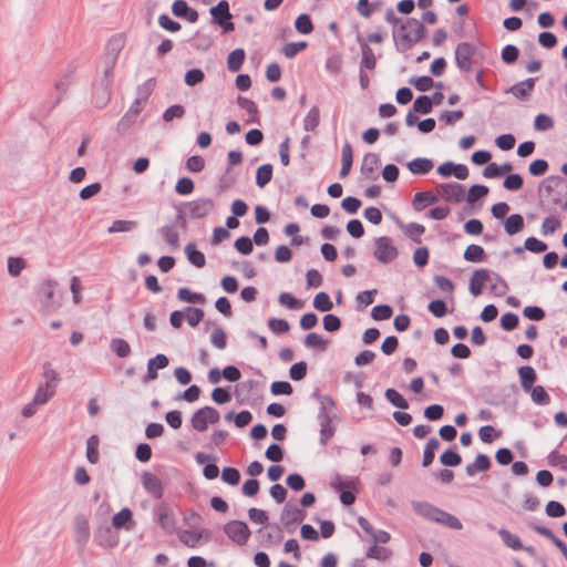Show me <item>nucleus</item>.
I'll return each mask as SVG.
<instances>
[{
	"mask_svg": "<svg viewBox=\"0 0 567 567\" xmlns=\"http://www.w3.org/2000/svg\"><path fill=\"white\" fill-rule=\"evenodd\" d=\"M56 282L52 279L43 280L38 287V296L41 300V303L48 310L55 309L58 303L54 301V291H55Z\"/></svg>",
	"mask_w": 567,
	"mask_h": 567,
	"instance_id": "15",
	"label": "nucleus"
},
{
	"mask_svg": "<svg viewBox=\"0 0 567 567\" xmlns=\"http://www.w3.org/2000/svg\"><path fill=\"white\" fill-rule=\"evenodd\" d=\"M212 344L218 350H224L227 347V336L221 327H216L210 334Z\"/></svg>",
	"mask_w": 567,
	"mask_h": 567,
	"instance_id": "60",
	"label": "nucleus"
},
{
	"mask_svg": "<svg viewBox=\"0 0 567 567\" xmlns=\"http://www.w3.org/2000/svg\"><path fill=\"white\" fill-rule=\"evenodd\" d=\"M237 104L241 110L247 112V114H248V118L246 120L247 123H254V124L260 123L259 111L254 101H251L247 97H244V96H238Z\"/></svg>",
	"mask_w": 567,
	"mask_h": 567,
	"instance_id": "25",
	"label": "nucleus"
},
{
	"mask_svg": "<svg viewBox=\"0 0 567 567\" xmlns=\"http://www.w3.org/2000/svg\"><path fill=\"white\" fill-rule=\"evenodd\" d=\"M224 533L227 537L239 546L248 543L251 532L248 525L243 520H230L224 525Z\"/></svg>",
	"mask_w": 567,
	"mask_h": 567,
	"instance_id": "6",
	"label": "nucleus"
},
{
	"mask_svg": "<svg viewBox=\"0 0 567 567\" xmlns=\"http://www.w3.org/2000/svg\"><path fill=\"white\" fill-rule=\"evenodd\" d=\"M358 482L357 478H348L342 480L340 474H336L332 482L331 487L339 492L340 494V502L343 505H352L355 502V495L353 492H351V488H354L355 483Z\"/></svg>",
	"mask_w": 567,
	"mask_h": 567,
	"instance_id": "8",
	"label": "nucleus"
},
{
	"mask_svg": "<svg viewBox=\"0 0 567 567\" xmlns=\"http://www.w3.org/2000/svg\"><path fill=\"white\" fill-rule=\"evenodd\" d=\"M112 80H101L93 85L92 101L97 109H103L111 100Z\"/></svg>",
	"mask_w": 567,
	"mask_h": 567,
	"instance_id": "12",
	"label": "nucleus"
},
{
	"mask_svg": "<svg viewBox=\"0 0 567 567\" xmlns=\"http://www.w3.org/2000/svg\"><path fill=\"white\" fill-rule=\"evenodd\" d=\"M172 12L175 17L195 23L198 20V12L190 8L185 0H175L172 4Z\"/></svg>",
	"mask_w": 567,
	"mask_h": 567,
	"instance_id": "18",
	"label": "nucleus"
},
{
	"mask_svg": "<svg viewBox=\"0 0 567 567\" xmlns=\"http://www.w3.org/2000/svg\"><path fill=\"white\" fill-rule=\"evenodd\" d=\"M491 278V271L485 268L476 269L470 280V292L473 296H480L483 291L486 280Z\"/></svg>",
	"mask_w": 567,
	"mask_h": 567,
	"instance_id": "21",
	"label": "nucleus"
},
{
	"mask_svg": "<svg viewBox=\"0 0 567 567\" xmlns=\"http://www.w3.org/2000/svg\"><path fill=\"white\" fill-rule=\"evenodd\" d=\"M440 446V442L436 437H431L425 447H424V451H423V460H422V465L424 467H427L429 465L432 464V462L434 461V457H435V451L439 449Z\"/></svg>",
	"mask_w": 567,
	"mask_h": 567,
	"instance_id": "42",
	"label": "nucleus"
},
{
	"mask_svg": "<svg viewBox=\"0 0 567 567\" xmlns=\"http://www.w3.org/2000/svg\"><path fill=\"white\" fill-rule=\"evenodd\" d=\"M123 45L124 42L121 37H112L106 44V60L115 62Z\"/></svg>",
	"mask_w": 567,
	"mask_h": 567,
	"instance_id": "45",
	"label": "nucleus"
},
{
	"mask_svg": "<svg viewBox=\"0 0 567 567\" xmlns=\"http://www.w3.org/2000/svg\"><path fill=\"white\" fill-rule=\"evenodd\" d=\"M525 221L520 214H512L504 220V229L507 235L513 236L524 229Z\"/></svg>",
	"mask_w": 567,
	"mask_h": 567,
	"instance_id": "31",
	"label": "nucleus"
},
{
	"mask_svg": "<svg viewBox=\"0 0 567 567\" xmlns=\"http://www.w3.org/2000/svg\"><path fill=\"white\" fill-rule=\"evenodd\" d=\"M529 392H530V398L535 404L548 405L550 403V396L545 391L544 386H542V385L533 386Z\"/></svg>",
	"mask_w": 567,
	"mask_h": 567,
	"instance_id": "57",
	"label": "nucleus"
},
{
	"mask_svg": "<svg viewBox=\"0 0 567 567\" xmlns=\"http://www.w3.org/2000/svg\"><path fill=\"white\" fill-rule=\"evenodd\" d=\"M185 254L188 261L195 267L203 268L205 266V255L202 251L197 250L195 243H188L186 245Z\"/></svg>",
	"mask_w": 567,
	"mask_h": 567,
	"instance_id": "36",
	"label": "nucleus"
},
{
	"mask_svg": "<svg viewBox=\"0 0 567 567\" xmlns=\"http://www.w3.org/2000/svg\"><path fill=\"white\" fill-rule=\"evenodd\" d=\"M488 194V187L485 185L476 184L471 186L467 192L466 200L468 204H474L480 198L486 196Z\"/></svg>",
	"mask_w": 567,
	"mask_h": 567,
	"instance_id": "63",
	"label": "nucleus"
},
{
	"mask_svg": "<svg viewBox=\"0 0 567 567\" xmlns=\"http://www.w3.org/2000/svg\"><path fill=\"white\" fill-rule=\"evenodd\" d=\"M137 227V221L135 220H123V219H116L113 221V224L109 227L107 231L110 234L114 233H126L132 231Z\"/></svg>",
	"mask_w": 567,
	"mask_h": 567,
	"instance_id": "56",
	"label": "nucleus"
},
{
	"mask_svg": "<svg viewBox=\"0 0 567 567\" xmlns=\"http://www.w3.org/2000/svg\"><path fill=\"white\" fill-rule=\"evenodd\" d=\"M491 275L493 280L489 287L491 292L494 293L496 297L505 296L509 289L506 280L496 272H491Z\"/></svg>",
	"mask_w": 567,
	"mask_h": 567,
	"instance_id": "43",
	"label": "nucleus"
},
{
	"mask_svg": "<svg viewBox=\"0 0 567 567\" xmlns=\"http://www.w3.org/2000/svg\"><path fill=\"white\" fill-rule=\"evenodd\" d=\"M476 47L470 42H460L455 48V64L460 71L468 73L473 69V58Z\"/></svg>",
	"mask_w": 567,
	"mask_h": 567,
	"instance_id": "5",
	"label": "nucleus"
},
{
	"mask_svg": "<svg viewBox=\"0 0 567 567\" xmlns=\"http://www.w3.org/2000/svg\"><path fill=\"white\" fill-rule=\"evenodd\" d=\"M189 209V216L193 219L204 218L209 215L214 208L215 203L212 198H197L185 204Z\"/></svg>",
	"mask_w": 567,
	"mask_h": 567,
	"instance_id": "11",
	"label": "nucleus"
},
{
	"mask_svg": "<svg viewBox=\"0 0 567 567\" xmlns=\"http://www.w3.org/2000/svg\"><path fill=\"white\" fill-rule=\"evenodd\" d=\"M433 166V161L426 157H416L406 164L408 169L415 175H425Z\"/></svg>",
	"mask_w": 567,
	"mask_h": 567,
	"instance_id": "26",
	"label": "nucleus"
},
{
	"mask_svg": "<svg viewBox=\"0 0 567 567\" xmlns=\"http://www.w3.org/2000/svg\"><path fill=\"white\" fill-rule=\"evenodd\" d=\"M393 553L390 548L380 547L373 544L365 553V558L385 561L392 557Z\"/></svg>",
	"mask_w": 567,
	"mask_h": 567,
	"instance_id": "40",
	"label": "nucleus"
},
{
	"mask_svg": "<svg viewBox=\"0 0 567 567\" xmlns=\"http://www.w3.org/2000/svg\"><path fill=\"white\" fill-rule=\"evenodd\" d=\"M313 307L318 311L327 312L333 308V303L327 292L320 291L313 298Z\"/></svg>",
	"mask_w": 567,
	"mask_h": 567,
	"instance_id": "50",
	"label": "nucleus"
},
{
	"mask_svg": "<svg viewBox=\"0 0 567 567\" xmlns=\"http://www.w3.org/2000/svg\"><path fill=\"white\" fill-rule=\"evenodd\" d=\"M209 13L212 16V23L221 28L224 33H229L235 30L229 3L226 0H220L216 6L212 7Z\"/></svg>",
	"mask_w": 567,
	"mask_h": 567,
	"instance_id": "4",
	"label": "nucleus"
},
{
	"mask_svg": "<svg viewBox=\"0 0 567 567\" xmlns=\"http://www.w3.org/2000/svg\"><path fill=\"white\" fill-rule=\"evenodd\" d=\"M190 424L197 432H205L208 429L207 415L202 411V408L193 413Z\"/></svg>",
	"mask_w": 567,
	"mask_h": 567,
	"instance_id": "52",
	"label": "nucleus"
},
{
	"mask_svg": "<svg viewBox=\"0 0 567 567\" xmlns=\"http://www.w3.org/2000/svg\"><path fill=\"white\" fill-rule=\"evenodd\" d=\"M529 528L549 539L560 550V553L565 549V547H567L566 543L557 537L550 528L537 524H529Z\"/></svg>",
	"mask_w": 567,
	"mask_h": 567,
	"instance_id": "33",
	"label": "nucleus"
},
{
	"mask_svg": "<svg viewBox=\"0 0 567 567\" xmlns=\"http://www.w3.org/2000/svg\"><path fill=\"white\" fill-rule=\"evenodd\" d=\"M307 516V513L290 503H287L281 512L280 522L289 533L296 530V525L301 523Z\"/></svg>",
	"mask_w": 567,
	"mask_h": 567,
	"instance_id": "9",
	"label": "nucleus"
},
{
	"mask_svg": "<svg viewBox=\"0 0 567 567\" xmlns=\"http://www.w3.org/2000/svg\"><path fill=\"white\" fill-rule=\"evenodd\" d=\"M245 50L241 48L233 50L227 58V68L231 72H237L241 69L245 61Z\"/></svg>",
	"mask_w": 567,
	"mask_h": 567,
	"instance_id": "37",
	"label": "nucleus"
},
{
	"mask_svg": "<svg viewBox=\"0 0 567 567\" xmlns=\"http://www.w3.org/2000/svg\"><path fill=\"white\" fill-rule=\"evenodd\" d=\"M94 538L96 544L104 549L116 547L120 540L118 535L109 525L100 526L95 530Z\"/></svg>",
	"mask_w": 567,
	"mask_h": 567,
	"instance_id": "14",
	"label": "nucleus"
},
{
	"mask_svg": "<svg viewBox=\"0 0 567 567\" xmlns=\"http://www.w3.org/2000/svg\"><path fill=\"white\" fill-rule=\"evenodd\" d=\"M440 196L452 204H458L465 198V187L458 183H442L437 185Z\"/></svg>",
	"mask_w": 567,
	"mask_h": 567,
	"instance_id": "10",
	"label": "nucleus"
},
{
	"mask_svg": "<svg viewBox=\"0 0 567 567\" xmlns=\"http://www.w3.org/2000/svg\"><path fill=\"white\" fill-rule=\"evenodd\" d=\"M177 298L183 302L188 303H199L203 305L206 302V298L203 293L193 292L187 287H182L177 291Z\"/></svg>",
	"mask_w": 567,
	"mask_h": 567,
	"instance_id": "38",
	"label": "nucleus"
},
{
	"mask_svg": "<svg viewBox=\"0 0 567 567\" xmlns=\"http://www.w3.org/2000/svg\"><path fill=\"white\" fill-rule=\"evenodd\" d=\"M380 156L377 153H367L362 158L360 172L368 181H377L379 178Z\"/></svg>",
	"mask_w": 567,
	"mask_h": 567,
	"instance_id": "13",
	"label": "nucleus"
},
{
	"mask_svg": "<svg viewBox=\"0 0 567 567\" xmlns=\"http://www.w3.org/2000/svg\"><path fill=\"white\" fill-rule=\"evenodd\" d=\"M425 35V27L415 18H408L393 31L395 48L405 52L413 48Z\"/></svg>",
	"mask_w": 567,
	"mask_h": 567,
	"instance_id": "2",
	"label": "nucleus"
},
{
	"mask_svg": "<svg viewBox=\"0 0 567 567\" xmlns=\"http://www.w3.org/2000/svg\"><path fill=\"white\" fill-rule=\"evenodd\" d=\"M312 398L319 403V411L317 414L320 424V444L327 445L328 441L333 437L336 427L332 425L337 419V404L329 394H321L319 390L312 392Z\"/></svg>",
	"mask_w": 567,
	"mask_h": 567,
	"instance_id": "1",
	"label": "nucleus"
},
{
	"mask_svg": "<svg viewBox=\"0 0 567 567\" xmlns=\"http://www.w3.org/2000/svg\"><path fill=\"white\" fill-rule=\"evenodd\" d=\"M412 508L419 516L426 520L435 522L456 530L463 528L461 520L456 516L434 506L429 502H412Z\"/></svg>",
	"mask_w": 567,
	"mask_h": 567,
	"instance_id": "3",
	"label": "nucleus"
},
{
	"mask_svg": "<svg viewBox=\"0 0 567 567\" xmlns=\"http://www.w3.org/2000/svg\"><path fill=\"white\" fill-rule=\"evenodd\" d=\"M518 375L523 390L529 392L537 380L536 371L529 365H524L518 368Z\"/></svg>",
	"mask_w": 567,
	"mask_h": 567,
	"instance_id": "27",
	"label": "nucleus"
},
{
	"mask_svg": "<svg viewBox=\"0 0 567 567\" xmlns=\"http://www.w3.org/2000/svg\"><path fill=\"white\" fill-rule=\"evenodd\" d=\"M536 79L527 78L524 81L517 82L505 90V93L513 94L516 99L525 101L530 96L535 87Z\"/></svg>",
	"mask_w": 567,
	"mask_h": 567,
	"instance_id": "17",
	"label": "nucleus"
},
{
	"mask_svg": "<svg viewBox=\"0 0 567 567\" xmlns=\"http://www.w3.org/2000/svg\"><path fill=\"white\" fill-rule=\"evenodd\" d=\"M320 123V111L317 106H312L303 118V128L313 132Z\"/></svg>",
	"mask_w": 567,
	"mask_h": 567,
	"instance_id": "49",
	"label": "nucleus"
},
{
	"mask_svg": "<svg viewBox=\"0 0 567 567\" xmlns=\"http://www.w3.org/2000/svg\"><path fill=\"white\" fill-rule=\"evenodd\" d=\"M433 102L427 95H420L413 103V112L421 114H429L432 112Z\"/></svg>",
	"mask_w": 567,
	"mask_h": 567,
	"instance_id": "53",
	"label": "nucleus"
},
{
	"mask_svg": "<svg viewBox=\"0 0 567 567\" xmlns=\"http://www.w3.org/2000/svg\"><path fill=\"white\" fill-rule=\"evenodd\" d=\"M99 444L97 435H91L86 441V458L91 464H96L100 460Z\"/></svg>",
	"mask_w": 567,
	"mask_h": 567,
	"instance_id": "41",
	"label": "nucleus"
},
{
	"mask_svg": "<svg viewBox=\"0 0 567 567\" xmlns=\"http://www.w3.org/2000/svg\"><path fill=\"white\" fill-rule=\"evenodd\" d=\"M296 30L301 34H309L313 31V23L307 13H301L295 21Z\"/></svg>",
	"mask_w": 567,
	"mask_h": 567,
	"instance_id": "54",
	"label": "nucleus"
},
{
	"mask_svg": "<svg viewBox=\"0 0 567 567\" xmlns=\"http://www.w3.org/2000/svg\"><path fill=\"white\" fill-rule=\"evenodd\" d=\"M498 535L502 538L503 543L507 547H509V548H512L514 550H520V549L524 548L519 537L517 535H515V534H512L509 530H507L505 528H501L498 530Z\"/></svg>",
	"mask_w": 567,
	"mask_h": 567,
	"instance_id": "44",
	"label": "nucleus"
},
{
	"mask_svg": "<svg viewBox=\"0 0 567 567\" xmlns=\"http://www.w3.org/2000/svg\"><path fill=\"white\" fill-rule=\"evenodd\" d=\"M439 200V197L432 192H419L414 195L412 206L414 210L421 212L426 206L433 205Z\"/></svg>",
	"mask_w": 567,
	"mask_h": 567,
	"instance_id": "28",
	"label": "nucleus"
},
{
	"mask_svg": "<svg viewBox=\"0 0 567 567\" xmlns=\"http://www.w3.org/2000/svg\"><path fill=\"white\" fill-rule=\"evenodd\" d=\"M440 462L445 466L454 467L461 464L462 457L454 449H449L441 454Z\"/></svg>",
	"mask_w": 567,
	"mask_h": 567,
	"instance_id": "59",
	"label": "nucleus"
},
{
	"mask_svg": "<svg viewBox=\"0 0 567 567\" xmlns=\"http://www.w3.org/2000/svg\"><path fill=\"white\" fill-rule=\"evenodd\" d=\"M385 399L395 408L406 410L409 409V402L393 388H389L384 393Z\"/></svg>",
	"mask_w": 567,
	"mask_h": 567,
	"instance_id": "48",
	"label": "nucleus"
},
{
	"mask_svg": "<svg viewBox=\"0 0 567 567\" xmlns=\"http://www.w3.org/2000/svg\"><path fill=\"white\" fill-rule=\"evenodd\" d=\"M560 226H561V221L556 216L546 217L542 224V228H540L542 235L543 236L551 235L558 228H560Z\"/></svg>",
	"mask_w": 567,
	"mask_h": 567,
	"instance_id": "64",
	"label": "nucleus"
},
{
	"mask_svg": "<svg viewBox=\"0 0 567 567\" xmlns=\"http://www.w3.org/2000/svg\"><path fill=\"white\" fill-rule=\"evenodd\" d=\"M375 250L373 252L377 260L382 264L392 262L399 255L398 248L393 245L392 238L381 236L375 238Z\"/></svg>",
	"mask_w": 567,
	"mask_h": 567,
	"instance_id": "7",
	"label": "nucleus"
},
{
	"mask_svg": "<svg viewBox=\"0 0 567 567\" xmlns=\"http://www.w3.org/2000/svg\"><path fill=\"white\" fill-rule=\"evenodd\" d=\"M134 526L133 513L130 508L124 507L112 518V527L116 529H132Z\"/></svg>",
	"mask_w": 567,
	"mask_h": 567,
	"instance_id": "23",
	"label": "nucleus"
},
{
	"mask_svg": "<svg viewBox=\"0 0 567 567\" xmlns=\"http://www.w3.org/2000/svg\"><path fill=\"white\" fill-rule=\"evenodd\" d=\"M491 458L486 454H477L474 462L465 466V473L472 477L476 472H486L491 467Z\"/></svg>",
	"mask_w": 567,
	"mask_h": 567,
	"instance_id": "24",
	"label": "nucleus"
},
{
	"mask_svg": "<svg viewBox=\"0 0 567 567\" xmlns=\"http://www.w3.org/2000/svg\"><path fill=\"white\" fill-rule=\"evenodd\" d=\"M159 233L163 236L165 243L172 248L176 249L179 247V235L175 226L164 225L161 227Z\"/></svg>",
	"mask_w": 567,
	"mask_h": 567,
	"instance_id": "39",
	"label": "nucleus"
},
{
	"mask_svg": "<svg viewBox=\"0 0 567 567\" xmlns=\"http://www.w3.org/2000/svg\"><path fill=\"white\" fill-rule=\"evenodd\" d=\"M142 111L141 100H134L127 112L121 117L117 123V130L125 132L127 131L136 121L138 114Z\"/></svg>",
	"mask_w": 567,
	"mask_h": 567,
	"instance_id": "20",
	"label": "nucleus"
},
{
	"mask_svg": "<svg viewBox=\"0 0 567 567\" xmlns=\"http://www.w3.org/2000/svg\"><path fill=\"white\" fill-rule=\"evenodd\" d=\"M74 537H75V543L80 547H84L87 544L89 539H90L89 522L82 515H79V516L75 517V522H74Z\"/></svg>",
	"mask_w": 567,
	"mask_h": 567,
	"instance_id": "19",
	"label": "nucleus"
},
{
	"mask_svg": "<svg viewBox=\"0 0 567 567\" xmlns=\"http://www.w3.org/2000/svg\"><path fill=\"white\" fill-rule=\"evenodd\" d=\"M303 343L307 348H316L319 349L320 351H324L327 348V341L323 340V338L316 332L308 333L305 338Z\"/></svg>",
	"mask_w": 567,
	"mask_h": 567,
	"instance_id": "61",
	"label": "nucleus"
},
{
	"mask_svg": "<svg viewBox=\"0 0 567 567\" xmlns=\"http://www.w3.org/2000/svg\"><path fill=\"white\" fill-rule=\"evenodd\" d=\"M272 178V165L262 164L256 172V184L258 187H265Z\"/></svg>",
	"mask_w": 567,
	"mask_h": 567,
	"instance_id": "47",
	"label": "nucleus"
},
{
	"mask_svg": "<svg viewBox=\"0 0 567 567\" xmlns=\"http://www.w3.org/2000/svg\"><path fill=\"white\" fill-rule=\"evenodd\" d=\"M168 363V358L163 353H158L154 358L150 359L147 362L145 382L157 379V370L165 369Z\"/></svg>",
	"mask_w": 567,
	"mask_h": 567,
	"instance_id": "22",
	"label": "nucleus"
},
{
	"mask_svg": "<svg viewBox=\"0 0 567 567\" xmlns=\"http://www.w3.org/2000/svg\"><path fill=\"white\" fill-rule=\"evenodd\" d=\"M184 313L186 315L187 323L193 328L197 327L205 316V312L202 308L190 306L184 309Z\"/></svg>",
	"mask_w": 567,
	"mask_h": 567,
	"instance_id": "51",
	"label": "nucleus"
},
{
	"mask_svg": "<svg viewBox=\"0 0 567 567\" xmlns=\"http://www.w3.org/2000/svg\"><path fill=\"white\" fill-rule=\"evenodd\" d=\"M55 394V389L48 385H40L33 396L35 404L42 405L45 404L53 395Z\"/></svg>",
	"mask_w": 567,
	"mask_h": 567,
	"instance_id": "55",
	"label": "nucleus"
},
{
	"mask_svg": "<svg viewBox=\"0 0 567 567\" xmlns=\"http://www.w3.org/2000/svg\"><path fill=\"white\" fill-rule=\"evenodd\" d=\"M143 487L154 498L161 499L164 495V486L162 481L153 473L143 472L141 476Z\"/></svg>",
	"mask_w": 567,
	"mask_h": 567,
	"instance_id": "16",
	"label": "nucleus"
},
{
	"mask_svg": "<svg viewBox=\"0 0 567 567\" xmlns=\"http://www.w3.org/2000/svg\"><path fill=\"white\" fill-rule=\"evenodd\" d=\"M75 69L73 66H69L65 73H63L60 79L55 82V90L59 94L58 101L60 102L63 95L68 92L74 75Z\"/></svg>",
	"mask_w": 567,
	"mask_h": 567,
	"instance_id": "32",
	"label": "nucleus"
},
{
	"mask_svg": "<svg viewBox=\"0 0 567 567\" xmlns=\"http://www.w3.org/2000/svg\"><path fill=\"white\" fill-rule=\"evenodd\" d=\"M463 257L468 262H483L487 255L482 246L471 244L466 247Z\"/></svg>",
	"mask_w": 567,
	"mask_h": 567,
	"instance_id": "34",
	"label": "nucleus"
},
{
	"mask_svg": "<svg viewBox=\"0 0 567 567\" xmlns=\"http://www.w3.org/2000/svg\"><path fill=\"white\" fill-rule=\"evenodd\" d=\"M399 225L402 228L404 235L408 236L412 241L416 244L421 243V236L425 233V227L422 224L413 221L406 225L399 223Z\"/></svg>",
	"mask_w": 567,
	"mask_h": 567,
	"instance_id": "35",
	"label": "nucleus"
},
{
	"mask_svg": "<svg viewBox=\"0 0 567 567\" xmlns=\"http://www.w3.org/2000/svg\"><path fill=\"white\" fill-rule=\"evenodd\" d=\"M393 309L389 305H377L371 310V317L375 321L388 320L392 317Z\"/></svg>",
	"mask_w": 567,
	"mask_h": 567,
	"instance_id": "58",
	"label": "nucleus"
},
{
	"mask_svg": "<svg viewBox=\"0 0 567 567\" xmlns=\"http://www.w3.org/2000/svg\"><path fill=\"white\" fill-rule=\"evenodd\" d=\"M110 348L118 358L122 359L128 357L131 353V346L122 338H113L111 340Z\"/></svg>",
	"mask_w": 567,
	"mask_h": 567,
	"instance_id": "46",
	"label": "nucleus"
},
{
	"mask_svg": "<svg viewBox=\"0 0 567 567\" xmlns=\"http://www.w3.org/2000/svg\"><path fill=\"white\" fill-rule=\"evenodd\" d=\"M360 50H361L360 69L374 70L377 66V58L374 55L373 50L365 42L360 43Z\"/></svg>",
	"mask_w": 567,
	"mask_h": 567,
	"instance_id": "29",
	"label": "nucleus"
},
{
	"mask_svg": "<svg viewBox=\"0 0 567 567\" xmlns=\"http://www.w3.org/2000/svg\"><path fill=\"white\" fill-rule=\"evenodd\" d=\"M409 83L421 92L429 91L434 85L433 79L429 75L412 76Z\"/></svg>",
	"mask_w": 567,
	"mask_h": 567,
	"instance_id": "62",
	"label": "nucleus"
},
{
	"mask_svg": "<svg viewBox=\"0 0 567 567\" xmlns=\"http://www.w3.org/2000/svg\"><path fill=\"white\" fill-rule=\"evenodd\" d=\"M341 163L342 165L339 175L341 178H344L349 175L353 163L352 146L349 142H346L342 146Z\"/></svg>",
	"mask_w": 567,
	"mask_h": 567,
	"instance_id": "30",
	"label": "nucleus"
}]
</instances>
